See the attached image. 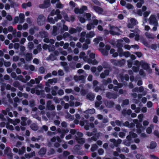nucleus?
<instances>
[{
	"mask_svg": "<svg viewBox=\"0 0 159 159\" xmlns=\"http://www.w3.org/2000/svg\"><path fill=\"white\" fill-rule=\"evenodd\" d=\"M141 61L140 62L138 60H136L134 64L135 66H137V67H139L141 65Z\"/></svg>",
	"mask_w": 159,
	"mask_h": 159,
	"instance_id": "de8ad7c7",
	"label": "nucleus"
},
{
	"mask_svg": "<svg viewBox=\"0 0 159 159\" xmlns=\"http://www.w3.org/2000/svg\"><path fill=\"white\" fill-rule=\"evenodd\" d=\"M132 70L134 72H137L139 70V67L133 66L132 67Z\"/></svg>",
	"mask_w": 159,
	"mask_h": 159,
	"instance_id": "13d9d810",
	"label": "nucleus"
},
{
	"mask_svg": "<svg viewBox=\"0 0 159 159\" xmlns=\"http://www.w3.org/2000/svg\"><path fill=\"white\" fill-rule=\"evenodd\" d=\"M31 129L34 131H37L38 129V127L37 125L34 123H32L30 126Z\"/></svg>",
	"mask_w": 159,
	"mask_h": 159,
	"instance_id": "a211bd4d",
	"label": "nucleus"
},
{
	"mask_svg": "<svg viewBox=\"0 0 159 159\" xmlns=\"http://www.w3.org/2000/svg\"><path fill=\"white\" fill-rule=\"evenodd\" d=\"M39 71L41 74H43L44 73L45 69L44 67L41 66L39 69Z\"/></svg>",
	"mask_w": 159,
	"mask_h": 159,
	"instance_id": "c03bdc74",
	"label": "nucleus"
},
{
	"mask_svg": "<svg viewBox=\"0 0 159 159\" xmlns=\"http://www.w3.org/2000/svg\"><path fill=\"white\" fill-rule=\"evenodd\" d=\"M44 90L43 89H41L40 90H36L35 93L37 95H44Z\"/></svg>",
	"mask_w": 159,
	"mask_h": 159,
	"instance_id": "a878e982",
	"label": "nucleus"
},
{
	"mask_svg": "<svg viewBox=\"0 0 159 159\" xmlns=\"http://www.w3.org/2000/svg\"><path fill=\"white\" fill-rule=\"evenodd\" d=\"M149 23L151 25H154L155 26H157L158 23L156 17L154 15H151L149 18Z\"/></svg>",
	"mask_w": 159,
	"mask_h": 159,
	"instance_id": "39448f33",
	"label": "nucleus"
},
{
	"mask_svg": "<svg viewBox=\"0 0 159 159\" xmlns=\"http://www.w3.org/2000/svg\"><path fill=\"white\" fill-rule=\"evenodd\" d=\"M141 66L142 67L144 70H147L149 69L150 66L148 64L143 61H141Z\"/></svg>",
	"mask_w": 159,
	"mask_h": 159,
	"instance_id": "9b49d317",
	"label": "nucleus"
},
{
	"mask_svg": "<svg viewBox=\"0 0 159 159\" xmlns=\"http://www.w3.org/2000/svg\"><path fill=\"white\" fill-rule=\"evenodd\" d=\"M111 61L114 65L120 66L124 65L125 62V61L124 59H122L120 60L111 59Z\"/></svg>",
	"mask_w": 159,
	"mask_h": 159,
	"instance_id": "f03ea898",
	"label": "nucleus"
},
{
	"mask_svg": "<svg viewBox=\"0 0 159 159\" xmlns=\"http://www.w3.org/2000/svg\"><path fill=\"white\" fill-rule=\"evenodd\" d=\"M11 152V149L10 147H7L6 148L5 150H4V154L6 155L9 152V151Z\"/></svg>",
	"mask_w": 159,
	"mask_h": 159,
	"instance_id": "e433bc0d",
	"label": "nucleus"
},
{
	"mask_svg": "<svg viewBox=\"0 0 159 159\" xmlns=\"http://www.w3.org/2000/svg\"><path fill=\"white\" fill-rule=\"evenodd\" d=\"M129 134L132 138H135L137 137V134L133 131H130L129 132Z\"/></svg>",
	"mask_w": 159,
	"mask_h": 159,
	"instance_id": "4c0bfd02",
	"label": "nucleus"
},
{
	"mask_svg": "<svg viewBox=\"0 0 159 159\" xmlns=\"http://www.w3.org/2000/svg\"><path fill=\"white\" fill-rule=\"evenodd\" d=\"M87 98L89 100L93 101L95 97V95L92 93H88L86 96Z\"/></svg>",
	"mask_w": 159,
	"mask_h": 159,
	"instance_id": "2eb2a0df",
	"label": "nucleus"
},
{
	"mask_svg": "<svg viewBox=\"0 0 159 159\" xmlns=\"http://www.w3.org/2000/svg\"><path fill=\"white\" fill-rule=\"evenodd\" d=\"M157 146V143L154 141H152L151 142L150 145L148 147V148H149L150 149H154Z\"/></svg>",
	"mask_w": 159,
	"mask_h": 159,
	"instance_id": "f3484780",
	"label": "nucleus"
},
{
	"mask_svg": "<svg viewBox=\"0 0 159 159\" xmlns=\"http://www.w3.org/2000/svg\"><path fill=\"white\" fill-rule=\"evenodd\" d=\"M98 148V146L96 144H93L92 145L91 148V151L92 152H94Z\"/></svg>",
	"mask_w": 159,
	"mask_h": 159,
	"instance_id": "473e14b6",
	"label": "nucleus"
},
{
	"mask_svg": "<svg viewBox=\"0 0 159 159\" xmlns=\"http://www.w3.org/2000/svg\"><path fill=\"white\" fill-rule=\"evenodd\" d=\"M45 18L43 14L39 15L37 20V24L39 25H42L45 23Z\"/></svg>",
	"mask_w": 159,
	"mask_h": 159,
	"instance_id": "7ed1b4c3",
	"label": "nucleus"
},
{
	"mask_svg": "<svg viewBox=\"0 0 159 159\" xmlns=\"http://www.w3.org/2000/svg\"><path fill=\"white\" fill-rule=\"evenodd\" d=\"M142 43L147 47L150 48L151 49L154 50H156L157 48V45L156 44H152L151 45L149 44L148 42L146 41L144 39L142 40Z\"/></svg>",
	"mask_w": 159,
	"mask_h": 159,
	"instance_id": "20e7f679",
	"label": "nucleus"
},
{
	"mask_svg": "<svg viewBox=\"0 0 159 159\" xmlns=\"http://www.w3.org/2000/svg\"><path fill=\"white\" fill-rule=\"evenodd\" d=\"M32 54L31 53H27L25 55V59L27 61H31L33 58Z\"/></svg>",
	"mask_w": 159,
	"mask_h": 159,
	"instance_id": "6e6552de",
	"label": "nucleus"
},
{
	"mask_svg": "<svg viewBox=\"0 0 159 159\" xmlns=\"http://www.w3.org/2000/svg\"><path fill=\"white\" fill-rule=\"evenodd\" d=\"M145 36L147 37L148 39H154L155 36V35L152 34H150V33H148V32H146L145 33Z\"/></svg>",
	"mask_w": 159,
	"mask_h": 159,
	"instance_id": "dca6fc26",
	"label": "nucleus"
},
{
	"mask_svg": "<svg viewBox=\"0 0 159 159\" xmlns=\"http://www.w3.org/2000/svg\"><path fill=\"white\" fill-rule=\"evenodd\" d=\"M110 30L109 31L107 30H104V33L105 35L109 34V33L113 35H116L119 36L120 34L118 32L120 31V29L117 27L115 26H111L110 27Z\"/></svg>",
	"mask_w": 159,
	"mask_h": 159,
	"instance_id": "f257e3e1",
	"label": "nucleus"
},
{
	"mask_svg": "<svg viewBox=\"0 0 159 159\" xmlns=\"http://www.w3.org/2000/svg\"><path fill=\"white\" fill-rule=\"evenodd\" d=\"M105 105L108 108H111L115 105L114 102L111 101H107L105 102Z\"/></svg>",
	"mask_w": 159,
	"mask_h": 159,
	"instance_id": "1a4fd4ad",
	"label": "nucleus"
},
{
	"mask_svg": "<svg viewBox=\"0 0 159 159\" xmlns=\"http://www.w3.org/2000/svg\"><path fill=\"white\" fill-rule=\"evenodd\" d=\"M68 26L65 24H63L62 28L60 29V31L61 33H63L65 31H67L68 30Z\"/></svg>",
	"mask_w": 159,
	"mask_h": 159,
	"instance_id": "393cba45",
	"label": "nucleus"
},
{
	"mask_svg": "<svg viewBox=\"0 0 159 159\" xmlns=\"http://www.w3.org/2000/svg\"><path fill=\"white\" fill-rule=\"evenodd\" d=\"M75 139L79 144H83L85 142V139L84 138L75 137Z\"/></svg>",
	"mask_w": 159,
	"mask_h": 159,
	"instance_id": "f8f14e48",
	"label": "nucleus"
},
{
	"mask_svg": "<svg viewBox=\"0 0 159 159\" xmlns=\"http://www.w3.org/2000/svg\"><path fill=\"white\" fill-rule=\"evenodd\" d=\"M30 146L32 148H34L35 146L36 148L39 149L40 148V145L37 143H36L35 144V146L33 144H30Z\"/></svg>",
	"mask_w": 159,
	"mask_h": 159,
	"instance_id": "72a5a7b5",
	"label": "nucleus"
},
{
	"mask_svg": "<svg viewBox=\"0 0 159 159\" xmlns=\"http://www.w3.org/2000/svg\"><path fill=\"white\" fill-rule=\"evenodd\" d=\"M88 63H92L95 65L97 64L98 63V61L94 59L93 61H92V60L90 59H89L88 60Z\"/></svg>",
	"mask_w": 159,
	"mask_h": 159,
	"instance_id": "a18cd8bd",
	"label": "nucleus"
},
{
	"mask_svg": "<svg viewBox=\"0 0 159 159\" xmlns=\"http://www.w3.org/2000/svg\"><path fill=\"white\" fill-rule=\"evenodd\" d=\"M128 63V66L129 68L132 67L133 65V61L131 60H129L127 61Z\"/></svg>",
	"mask_w": 159,
	"mask_h": 159,
	"instance_id": "37998d69",
	"label": "nucleus"
},
{
	"mask_svg": "<svg viewBox=\"0 0 159 159\" xmlns=\"http://www.w3.org/2000/svg\"><path fill=\"white\" fill-rule=\"evenodd\" d=\"M20 119L21 120V121L20 122L21 125L24 126H26L27 123L26 121L27 119V118L24 116H21L20 117Z\"/></svg>",
	"mask_w": 159,
	"mask_h": 159,
	"instance_id": "ddd939ff",
	"label": "nucleus"
},
{
	"mask_svg": "<svg viewBox=\"0 0 159 159\" xmlns=\"http://www.w3.org/2000/svg\"><path fill=\"white\" fill-rule=\"evenodd\" d=\"M80 146L78 144L75 145L74 147V149L75 151H78L81 149Z\"/></svg>",
	"mask_w": 159,
	"mask_h": 159,
	"instance_id": "680f3d73",
	"label": "nucleus"
},
{
	"mask_svg": "<svg viewBox=\"0 0 159 159\" xmlns=\"http://www.w3.org/2000/svg\"><path fill=\"white\" fill-rule=\"evenodd\" d=\"M19 18L18 16H16L14 18V21L13 22V24H14L17 23L19 20Z\"/></svg>",
	"mask_w": 159,
	"mask_h": 159,
	"instance_id": "052dcab7",
	"label": "nucleus"
},
{
	"mask_svg": "<svg viewBox=\"0 0 159 159\" xmlns=\"http://www.w3.org/2000/svg\"><path fill=\"white\" fill-rule=\"evenodd\" d=\"M65 20L67 21L70 22V19L67 14H66L63 16Z\"/></svg>",
	"mask_w": 159,
	"mask_h": 159,
	"instance_id": "e2e57ef3",
	"label": "nucleus"
},
{
	"mask_svg": "<svg viewBox=\"0 0 159 159\" xmlns=\"http://www.w3.org/2000/svg\"><path fill=\"white\" fill-rule=\"evenodd\" d=\"M84 78V76L83 75H81L78 77L75 76L74 79L75 80H83Z\"/></svg>",
	"mask_w": 159,
	"mask_h": 159,
	"instance_id": "cd10ccee",
	"label": "nucleus"
},
{
	"mask_svg": "<svg viewBox=\"0 0 159 159\" xmlns=\"http://www.w3.org/2000/svg\"><path fill=\"white\" fill-rule=\"evenodd\" d=\"M122 151L123 152L128 153L129 152V149L127 147H124L122 149Z\"/></svg>",
	"mask_w": 159,
	"mask_h": 159,
	"instance_id": "774afa93",
	"label": "nucleus"
},
{
	"mask_svg": "<svg viewBox=\"0 0 159 159\" xmlns=\"http://www.w3.org/2000/svg\"><path fill=\"white\" fill-rule=\"evenodd\" d=\"M55 152V150L52 148H50L48 152V155H52L54 154Z\"/></svg>",
	"mask_w": 159,
	"mask_h": 159,
	"instance_id": "49530a36",
	"label": "nucleus"
},
{
	"mask_svg": "<svg viewBox=\"0 0 159 159\" xmlns=\"http://www.w3.org/2000/svg\"><path fill=\"white\" fill-rule=\"evenodd\" d=\"M138 117L139 119V122H142L143 117V114H141L138 116Z\"/></svg>",
	"mask_w": 159,
	"mask_h": 159,
	"instance_id": "603ef678",
	"label": "nucleus"
},
{
	"mask_svg": "<svg viewBox=\"0 0 159 159\" xmlns=\"http://www.w3.org/2000/svg\"><path fill=\"white\" fill-rule=\"evenodd\" d=\"M110 70L107 69L104 71L103 72L107 76L109 75L110 72L111 70L110 67Z\"/></svg>",
	"mask_w": 159,
	"mask_h": 159,
	"instance_id": "bf43d9fd",
	"label": "nucleus"
},
{
	"mask_svg": "<svg viewBox=\"0 0 159 159\" xmlns=\"http://www.w3.org/2000/svg\"><path fill=\"white\" fill-rule=\"evenodd\" d=\"M134 122L135 124H136V127L137 128H143V126L137 120L135 119L134 120Z\"/></svg>",
	"mask_w": 159,
	"mask_h": 159,
	"instance_id": "412c9836",
	"label": "nucleus"
},
{
	"mask_svg": "<svg viewBox=\"0 0 159 159\" xmlns=\"http://www.w3.org/2000/svg\"><path fill=\"white\" fill-rule=\"evenodd\" d=\"M104 153V151L102 148H99L98 150V153L99 155H102Z\"/></svg>",
	"mask_w": 159,
	"mask_h": 159,
	"instance_id": "69168bd1",
	"label": "nucleus"
},
{
	"mask_svg": "<svg viewBox=\"0 0 159 159\" xmlns=\"http://www.w3.org/2000/svg\"><path fill=\"white\" fill-rule=\"evenodd\" d=\"M95 35L94 33L93 32L90 31L89 33L87 34L86 35V38H92Z\"/></svg>",
	"mask_w": 159,
	"mask_h": 159,
	"instance_id": "c85d7f7f",
	"label": "nucleus"
},
{
	"mask_svg": "<svg viewBox=\"0 0 159 159\" xmlns=\"http://www.w3.org/2000/svg\"><path fill=\"white\" fill-rule=\"evenodd\" d=\"M19 17L20 19V23H23L24 22L25 20V15L23 13H20L19 14Z\"/></svg>",
	"mask_w": 159,
	"mask_h": 159,
	"instance_id": "4be33fe9",
	"label": "nucleus"
},
{
	"mask_svg": "<svg viewBox=\"0 0 159 159\" xmlns=\"http://www.w3.org/2000/svg\"><path fill=\"white\" fill-rule=\"evenodd\" d=\"M46 150L45 148H41L39 152V154L41 156L44 155L46 153Z\"/></svg>",
	"mask_w": 159,
	"mask_h": 159,
	"instance_id": "6ab92c4d",
	"label": "nucleus"
},
{
	"mask_svg": "<svg viewBox=\"0 0 159 159\" xmlns=\"http://www.w3.org/2000/svg\"><path fill=\"white\" fill-rule=\"evenodd\" d=\"M132 111L130 109H128L126 110V109H124L122 111V114L124 116H126V115L130 116L131 114Z\"/></svg>",
	"mask_w": 159,
	"mask_h": 159,
	"instance_id": "9d476101",
	"label": "nucleus"
},
{
	"mask_svg": "<svg viewBox=\"0 0 159 159\" xmlns=\"http://www.w3.org/2000/svg\"><path fill=\"white\" fill-rule=\"evenodd\" d=\"M69 32L70 34L76 33L77 32V30L76 29L74 28H71L69 30Z\"/></svg>",
	"mask_w": 159,
	"mask_h": 159,
	"instance_id": "ea45409f",
	"label": "nucleus"
},
{
	"mask_svg": "<svg viewBox=\"0 0 159 159\" xmlns=\"http://www.w3.org/2000/svg\"><path fill=\"white\" fill-rule=\"evenodd\" d=\"M94 26L93 25V24L91 23L88 24L87 25V28L88 30H90L92 28H94Z\"/></svg>",
	"mask_w": 159,
	"mask_h": 159,
	"instance_id": "f704fd0d",
	"label": "nucleus"
},
{
	"mask_svg": "<svg viewBox=\"0 0 159 159\" xmlns=\"http://www.w3.org/2000/svg\"><path fill=\"white\" fill-rule=\"evenodd\" d=\"M39 35L41 38L48 37V33L45 31H42L39 32Z\"/></svg>",
	"mask_w": 159,
	"mask_h": 159,
	"instance_id": "4468645a",
	"label": "nucleus"
},
{
	"mask_svg": "<svg viewBox=\"0 0 159 159\" xmlns=\"http://www.w3.org/2000/svg\"><path fill=\"white\" fill-rule=\"evenodd\" d=\"M47 59L48 60H51L52 61L56 60L57 58L52 54H51L48 57Z\"/></svg>",
	"mask_w": 159,
	"mask_h": 159,
	"instance_id": "5701e85b",
	"label": "nucleus"
},
{
	"mask_svg": "<svg viewBox=\"0 0 159 159\" xmlns=\"http://www.w3.org/2000/svg\"><path fill=\"white\" fill-rule=\"evenodd\" d=\"M135 157L137 159H143V155L140 154H137Z\"/></svg>",
	"mask_w": 159,
	"mask_h": 159,
	"instance_id": "0e129e2a",
	"label": "nucleus"
},
{
	"mask_svg": "<svg viewBox=\"0 0 159 159\" xmlns=\"http://www.w3.org/2000/svg\"><path fill=\"white\" fill-rule=\"evenodd\" d=\"M129 101L128 99H126L123 101L122 103L121 104V106L123 107L124 105H127L129 104Z\"/></svg>",
	"mask_w": 159,
	"mask_h": 159,
	"instance_id": "7c9ffc66",
	"label": "nucleus"
},
{
	"mask_svg": "<svg viewBox=\"0 0 159 159\" xmlns=\"http://www.w3.org/2000/svg\"><path fill=\"white\" fill-rule=\"evenodd\" d=\"M4 65L5 67H8L10 66L11 65V63L10 62L8 61H4Z\"/></svg>",
	"mask_w": 159,
	"mask_h": 159,
	"instance_id": "338daca9",
	"label": "nucleus"
},
{
	"mask_svg": "<svg viewBox=\"0 0 159 159\" xmlns=\"http://www.w3.org/2000/svg\"><path fill=\"white\" fill-rule=\"evenodd\" d=\"M95 112V110L94 109H88L84 111V112L85 114H92L94 113Z\"/></svg>",
	"mask_w": 159,
	"mask_h": 159,
	"instance_id": "aec40b11",
	"label": "nucleus"
},
{
	"mask_svg": "<svg viewBox=\"0 0 159 159\" xmlns=\"http://www.w3.org/2000/svg\"><path fill=\"white\" fill-rule=\"evenodd\" d=\"M131 142L127 140H124L123 141V144L125 145L129 146H130Z\"/></svg>",
	"mask_w": 159,
	"mask_h": 159,
	"instance_id": "58836bf2",
	"label": "nucleus"
},
{
	"mask_svg": "<svg viewBox=\"0 0 159 159\" xmlns=\"http://www.w3.org/2000/svg\"><path fill=\"white\" fill-rule=\"evenodd\" d=\"M48 22L51 24H54L55 23L54 19L52 17L49 18V16H48L47 18Z\"/></svg>",
	"mask_w": 159,
	"mask_h": 159,
	"instance_id": "c9c22d12",
	"label": "nucleus"
},
{
	"mask_svg": "<svg viewBox=\"0 0 159 159\" xmlns=\"http://www.w3.org/2000/svg\"><path fill=\"white\" fill-rule=\"evenodd\" d=\"M35 155V152L34 151H33L31 152L29 154H27V155L25 154V157L27 158H30L34 156Z\"/></svg>",
	"mask_w": 159,
	"mask_h": 159,
	"instance_id": "2f4dec72",
	"label": "nucleus"
},
{
	"mask_svg": "<svg viewBox=\"0 0 159 159\" xmlns=\"http://www.w3.org/2000/svg\"><path fill=\"white\" fill-rule=\"evenodd\" d=\"M102 65L104 68H107L109 67L108 63L106 61L103 62L102 64Z\"/></svg>",
	"mask_w": 159,
	"mask_h": 159,
	"instance_id": "79ce46f5",
	"label": "nucleus"
},
{
	"mask_svg": "<svg viewBox=\"0 0 159 159\" xmlns=\"http://www.w3.org/2000/svg\"><path fill=\"white\" fill-rule=\"evenodd\" d=\"M80 8L79 9L78 8L76 7L75 9L74 12L75 14L80 13L81 14V11Z\"/></svg>",
	"mask_w": 159,
	"mask_h": 159,
	"instance_id": "5fc2aeb1",
	"label": "nucleus"
},
{
	"mask_svg": "<svg viewBox=\"0 0 159 159\" xmlns=\"http://www.w3.org/2000/svg\"><path fill=\"white\" fill-rule=\"evenodd\" d=\"M136 21L137 20L134 18H132L130 20L131 23L133 25L135 26L136 25Z\"/></svg>",
	"mask_w": 159,
	"mask_h": 159,
	"instance_id": "8fccbe9b",
	"label": "nucleus"
},
{
	"mask_svg": "<svg viewBox=\"0 0 159 159\" xmlns=\"http://www.w3.org/2000/svg\"><path fill=\"white\" fill-rule=\"evenodd\" d=\"M112 82V80L110 78H108L106 80H104L103 81V84L104 85H107L108 84L111 83Z\"/></svg>",
	"mask_w": 159,
	"mask_h": 159,
	"instance_id": "b1692460",
	"label": "nucleus"
},
{
	"mask_svg": "<svg viewBox=\"0 0 159 159\" xmlns=\"http://www.w3.org/2000/svg\"><path fill=\"white\" fill-rule=\"evenodd\" d=\"M50 6V0H44L43 3L39 4V7L40 8L44 9Z\"/></svg>",
	"mask_w": 159,
	"mask_h": 159,
	"instance_id": "423d86ee",
	"label": "nucleus"
},
{
	"mask_svg": "<svg viewBox=\"0 0 159 159\" xmlns=\"http://www.w3.org/2000/svg\"><path fill=\"white\" fill-rule=\"evenodd\" d=\"M102 101H96L95 103V105L96 107H99L100 105L102 104Z\"/></svg>",
	"mask_w": 159,
	"mask_h": 159,
	"instance_id": "6e6d98bb",
	"label": "nucleus"
},
{
	"mask_svg": "<svg viewBox=\"0 0 159 159\" xmlns=\"http://www.w3.org/2000/svg\"><path fill=\"white\" fill-rule=\"evenodd\" d=\"M80 8L81 11L82 13L84 11H86L87 10V7L85 6H82Z\"/></svg>",
	"mask_w": 159,
	"mask_h": 159,
	"instance_id": "09e8293b",
	"label": "nucleus"
},
{
	"mask_svg": "<svg viewBox=\"0 0 159 159\" xmlns=\"http://www.w3.org/2000/svg\"><path fill=\"white\" fill-rule=\"evenodd\" d=\"M117 52L119 53V55L120 57H122L123 56V49L121 48H118Z\"/></svg>",
	"mask_w": 159,
	"mask_h": 159,
	"instance_id": "bb28decb",
	"label": "nucleus"
},
{
	"mask_svg": "<svg viewBox=\"0 0 159 159\" xmlns=\"http://www.w3.org/2000/svg\"><path fill=\"white\" fill-rule=\"evenodd\" d=\"M99 50L103 55L107 56L108 55V52L107 50H105V49L102 48L101 49H100Z\"/></svg>",
	"mask_w": 159,
	"mask_h": 159,
	"instance_id": "c756f323",
	"label": "nucleus"
},
{
	"mask_svg": "<svg viewBox=\"0 0 159 159\" xmlns=\"http://www.w3.org/2000/svg\"><path fill=\"white\" fill-rule=\"evenodd\" d=\"M6 128L7 129H9L11 131H12L14 129L13 126L12 125H9V123L7 124Z\"/></svg>",
	"mask_w": 159,
	"mask_h": 159,
	"instance_id": "a19ab883",
	"label": "nucleus"
},
{
	"mask_svg": "<svg viewBox=\"0 0 159 159\" xmlns=\"http://www.w3.org/2000/svg\"><path fill=\"white\" fill-rule=\"evenodd\" d=\"M126 7L127 9H133V6L129 3L127 4Z\"/></svg>",
	"mask_w": 159,
	"mask_h": 159,
	"instance_id": "4d7b16f0",
	"label": "nucleus"
},
{
	"mask_svg": "<svg viewBox=\"0 0 159 159\" xmlns=\"http://www.w3.org/2000/svg\"><path fill=\"white\" fill-rule=\"evenodd\" d=\"M93 9L99 14L102 13L103 11L102 8L97 6H93Z\"/></svg>",
	"mask_w": 159,
	"mask_h": 159,
	"instance_id": "0eeeda50",
	"label": "nucleus"
},
{
	"mask_svg": "<svg viewBox=\"0 0 159 159\" xmlns=\"http://www.w3.org/2000/svg\"><path fill=\"white\" fill-rule=\"evenodd\" d=\"M130 52L128 51L124 52H123V56H125V57H129L130 56Z\"/></svg>",
	"mask_w": 159,
	"mask_h": 159,
	"instance_id": "864d4df0",
	"label": "nucleus"
},
{
	"mask_svg": "<svg viewBox=\"0 0 159 159\" xmlns=\"http://www.w3.org/2000/svg\"><path fill=\"white\" fill-rule=\"evenodd\" d=\"M121 80L124 78L126 81H128L129 80V76L127 74H125L124 76H122L121 77Z\"/></svg>",
	"mask_w": 159,
	"mask_h": 159,
	"instance_id": "3c124183",
	"label": "nucleus"
}]
</instances>
